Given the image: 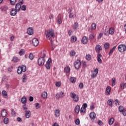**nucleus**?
Listing matches in <instances>:
<instances>
[{
    "instance_id": "61",
    "label": "nucleus",
    "mask_w": 126,
    "mask_h": 126,
    "mask_svg": "<svg viewBox=\"0 0 126 126\" xmlns=\"http://www.w3.org/2000/svg\"><path fill=\"white\" fill-rule=\"evenodd\" d=\"M56 99H60V98H61V94H56Z\"/></svg>"
},
{
    "instance_id": "50",
    "label": "nucleus",
    "mask_w": 126,
    "mask_h": 126,
    "mask_svg": "<svg viewBox=\"0 0 126 126\" xmlns=\"http://www.w3.org/2000/svg\"><path fill=\"white\" fill-rule=\"evenodd\" d=\"M2 94L4 97H6V96H7V93L5 91H3L2 92Z\"/></svg>"
},
{
    "instance_id": "34",
    "label": "nucleus",
    "mask_w": 126,
    "mask_h": 126,
    "mask_svg": "<svg viewBox=\"0 0 126 126\" xmlns=\"http://www.w3.org/2000/svg\"><path fill=\"white\" fill-rule=\"evenodd\" d=\"M41 96L43 98L45 99L48 96V93H47V92H44L43 93H42Z\"/></svg>"
},
{
    "instance_id": "6",
    "label": "nucleus",
    "mask_w": 126,
    "mask_h": 126,
    "mask_svg": "<svg viewBox=\"0 0 126 126\" xmlns=\"http://www.w3.org/2000/svg\"><path fill=\"white\" fill-rule=\"evenodd\" d=\"M74 66L76 69H79V68H80V67L81 66V62H80V60H77L75 62Z\"/></svg>"
},
{
    "instance_id": "23",
    "label": "nucleus",
    "mask_w": 126,
    "mask_h": 126,
    "mask_svg": "<svg viewBox=\"0 0 126 126\" xmlns=\"http://www.w3.org/2000/svg\"><path fill=\"white\" fill-rule=\"evenodd\" d=\"M8 9V7L6 5L2 6L0 7L1 11H6Z\"/></svg>"
},
{
    "instance_id": "25",
    "label": "nucleus",
    "mask_w": 126,
    "mask_h": 126,
    "mask_svg": "<svg viewBox=\"0 0 126 126\" xmlns=\"http://www.w3.org/2000/svg\"><path fill=\"white\" fill-rule=\"evenodd\" d=\"M60 115H61V111L60 109H56L55 110V117H60Z\"/></svg>"
},
{
    "instance_id": "52",
    "label": "nucleus",
    "mask_w": 126,
    "mask_h": 126,
    "mask_svg": "<svg viewBox=\"0 0 126 126\" xmlns=\"http://www.w3.org/2000/svg\"><path fill=\"white\" fill-rule=\"evenodd\" d=\"M70 55L72 56V57L75 56V51H74V50L71 51Z\"/></svg>"
},
{
    "instance_id": "4",
    "label": "nucleus",
    "mask_w": 126,
    "mask_h": 126,
    "mask_svg": "<svg viewBox=\"0 0 126 126\" xmlns=\"http://www.w3.org/2000/svg\"><path fill=\"white\" fill-rule=\"evenodd\" d=\"M118 51L120 52V53H124V52H126V46L125 44H120L118 46Z\"/></svg>"
},
{
    "instance_id": "53",
    "label": "nucleus",
    "mask_w": 126,
    "mask_h": 126,
    "mask_svg": "<svg viewBox=\"0 0 126 126\" xmlns=\"http://www.w3.org/2000/svg\"><path fill=\"white\" fill-rule=\"evenodd\" d=\"M112 80V86H115V84L116 83V79L115 78H113Z\"/></svg>"
},
{
    "instance_id": "57",
    "label": "nucleus",
    "mask_w": 126,
    "mask_h": 126,
    "mask_svg": "<svg viewBox=\"0 0 126 126\" xmlns=\"http://www.w3.org/2000/svg\"><path fill=\"white\" fill-rule=\"evenodd\" d=\"M11 115L13 117H15V115H16V112H15L14 110H12Z\"/></svg>"
},
{
    "instance_id": "27",
    "label": "nucleus",
    "mask_w": 126,
    "mask_h": 126,
    "mask_svg": "<svg viewBox=\"0 0 126 126\" xmlns=\"http://www.w3.org/2000/svg\"><path fill=\"white\" fill-rule=\"evenodd\" d=\"M52 64V59L49 58L48 60V69L51 68V65Z\"/></svg>"
},
{
    "instance_id": "42",
    "label": "nucleus",
    "mask_w": 126,
    "mask_h": 126,
    "mask_svg": "<svg viewBox=\"0 0 126 126\" xmlns=\"http://www.w3.org/2000/svg\"><path fill=\"white\" fill-rule=\"evenodd\" d=\"M96 29V24H92V30H95Z\"/></svg>"
},
{
    "instance_id": "32",
    "label": "nucleus",
    "mask_w": 126,
    "mask_h": 126,
    "mask_svg": "<svg viewBox=\"0 0 126 126\" xmlns=\"http://www.w3.org/2000/svg\"><path fill=\"white\" fill-rule=\"evenodd\" d=\"M120 88H121V89L124 90V89H125V88H126V83H122L120 84Z\"/></svg>"
},
{
    "instance_id": "9",
    "label": "nucleus",
    "mask_w": 126,
    "mask_h": 126,
    "mask_svg": "<svg viewBox=\"0 0 126 126\" xmlns=\"http://www.w3.org/2000/svg\"><path fill=\"white\" fill-rule=\"evenodd\" d=\"M102 51V46L100 45H97L95 46V52L97 53V54H100L101 51Z\"/></svg>"
},
{
    "instance_id": "40",
    "label": "nucleus",
    "mask_w": 126,
    "mask_h": 126,
    "mask_svg": "<svg viewBox=\"0 0 126 126\" xmlns=\"http://www.w3.org/2000/svg\"><path fill=\"white\" fill-rule=\"evenodd\" d=\"M124 109H125V107L123 106H120L119 107V112H120V113H122Z\"/></svg>"
},
{
    "instance_id": "7",
    "label": "nucleus",
    "mask_w": 126,
    "mask_h": 126,
    "mask_svg": "<svg viewBox=\"0 0 126 126\" xmlns=\"http://www.w3.org/2000/svg\"><path fill=\"white\" fill-rule=\"evenodd\" d=\"M17 12H18V11L15 8H12L10 9V15H11V16H15V15L17 14Z\"/></svg>"
},
{
    "instance_id": "31",
    "label": "nucleus",
    "mask_w": 126,
    "mask_h": 126,
    "mask_svg": "<svg viewBox=\"0 0 126 126\" xmlns=\"http://www.w3.org/2000/svg\"><path fill=\"white\" fill-rule=\"evenodd\" d=\"M116 48H117V46H115L114 47H113L112 48V49L111 50H110V51L109 53V56H111V55L113 54V53H114V52H115V50H116Z\"/></svg>"
},
{
    "instance_id": "62",
    "label": "nucleus",
    "mask_w": 126,
    "mask_h": 126,
    "mask_svg": "<svg viewBox=\"0 0 126 126\" xmlns=\"http://www.w3.org/2000/svg\"><path fill=\"white\" fill-rule=\"evenodd\" d=\"M123 116H125V117H126V109H124L122 112Z\"/></svg>"
},
{
    "instance_id": "1",
    "label": "nucleus",
    "mask_w": 126,
    "mask_h": 126,
    "mask_svg": "<svg viewBox=\"0 0 126 126\" xmlns=\"http://www.w3.org/2000/svg\"><path fill=\"white\" fill-rule=\"evenodd\" d=\"M55 37V31L53 29L50 30L48 32V38H49V40L51 41L52 50H54V49H55V44H54V40H52V39H54Z\"/></svg>"
},
{
    "instance_id": "44",
    "label": "nucleus",
    "mask_w": 126,
    "mask_h": 126,
    "mask_svg": "<svg viewBox=\"0 0 126 126\" xmlns=\"http://www.w3.org/2000/svg\"><path fill=\"white\" fill-rule=\"evenodd\" d=\"M21 9L23 11H25V10H26V5H23L21 7Z\"/></svg>"
},
{
    "instance_id": "56",
    "label": "nucleus",
    "mask_w": 126,
    "mask_h": 126,
    "mask_svg": "<svg viewBox=\"0 0 126 126\" xmlns=\"http://www.w3.org/2000/svg\"><path fill=\"white\" fill-rule=\"evenodd\" d=\"M97 123L98 124V125H99V126H103V122H102V121L101 120H98L97 122Z\"/></svg>"
},
{
    "instance_id": "51",
    "label": "nucleus",
    "mask_w": 126,
    "mask_h": 126,
    "mask_svg": "<svg viewBox=\"0 0 126 126\" xmlns=\"http://www.w3.org/2000/svg\"><path fill=\"white\" fill-rule=\"evenodd\" d=\"M69 18H74V14L73 13H70Z\"/></svg>"
},
{
    "instance_id": "64",
    "label": "nucleus",
    "mask_w": 126,
    "mask_h": 126,
    "mask_svg": "<svg viewBox=\"0 0 126 126\" xmlns=\"http://www.w3.org/2000/svg\"><path fill=\"white\" fill-rule=\"evenodd\" d=\"M115 104H116V105H120V102L119 101V100L118 99H116L115 100Z\"/></svg>"
},
{
    "instance_id": "30",
    "label": "nucleus",
    "mask_w": 126,
    "mask_h": 126,
    "mask_svg": "<svg viewBox=\"0 0 126 126\" xmlns=\"http://www.w3.org/2000/svg\"><path fill=\"white\" fill-rule=\"evenodd\" d=\"M70 81L71 83H75L76 82V78L74 77H72L70 78Z\"/></svg>"
},
{
    "instance_id": "35",
    "label": "nucleus",
    "mask_w": 126,
    "mask_h": 126,
    "mask_svg": "<svg viewBox=\"0 0 126 126\" xmlns=\"http://www.w3.org/2000/svg\"><path fill=\"white\" fill-rule=\"evenodd\" d=\"M9 1L11 5H15L17 2V0H10Z\"/></svg>"
},
{
    "instance_id": "47",
    "label": "nucleus",
    "mask_w": 126,
    "mask_h": 126,
    "mask_svg": "<svg viewBox=\"0 0 126 126\" xmlns=\"http://www.w3.org/2000/svg\"><path fill=\"white\" fill-rule=\"evenodd\" d=\"M86 111V108H84V107H81L80 109V113H85Z\"/></svg>"
},
{
    "instance_id": "10",
    "label": "nucleus",
    "mask_w": 126,
    "mask_h": 126,
    "mask_svg": "<svg viewBox=\"0 0 126 126\" xmlns=\"http://www.w3.org/2000/svg\"><path fill=\"white\" fill-rule=\"evenodd\" d=\"M64 71L65 73H66L67 76H69V72H70V67H69L68 66H67L64 68Z\"/></svg>"
},
{
    "instance_id": "41",
    "label": "nucleus",
    "mask_w": 126,
    "mask_h": 126,
    "mask_svg": "<svg viewBox=\"0 0 126 126\" xmlns=\"http://www.w3.org/2000/svg\"><path fill=\"white\" fill-rule=\"evenodd\" d=\"M61 86H62V82H61L60 81L56 82V87H61Z\"/></svg>"
},
{
    "instance_id": "29",
    "label": "nucleus",
    "mask_w": 126,
    "mask_h": 126,
    "mask_svg": "<svg viewBox=\"0 0 126 126\" xmlns=\"http://www.w3.org/2000/svg\"><path fill=\"white\" fill-rule=\"evenodd\" d=\"M21 102L23 104H26L27 102V98L25 96H23L21 98Z\"/></svg>"
},
{
    "instance_id": "36",
    "label": "nucleus",
    "mask_w": 126,
    "mask_h": 126,
    "mask_svg": "<svg viewBox=\"0 0 126 126\" xmlns=\"http://www.w3.org/2000/svg\"><path fill=\"white\" fill-rule=\"evenodd\" d=\"M71 42H76L77 41V38L75 36H72L71 37Z\"/></svg>"
},
{
    "instance_id": "17",
    "label": "nucleus",
    "mask_w": 126,
    "mask_h": 126,
    "mask_svg": "<svg viewBox=\"0 0 126 126\" xmlns=\"http://www.w3.org/2000/svg\"><path fill=\"white\" fill-rule=\"evenodd\" d=\"M15 9L18 12L20 11V9H21V5L20 3H18L15 5Z\"/></svg>"
},
{
    "instance_id": "33",
    "label": "nucleus",
    "mask_w": 126,
    "mask_h": 126,
    "mask_svg": "<svg viewBox=\"0 0 126 126\" xmlns=\"http://www.w3.org/2000/svg\"><path fill=\"white\" fill-rule=\"evenodd\" d=\"M104 48L105 50L109 49V48H110V43L108 42L105 43L104 44Z\"/></svg>"
},
{
    "instance_id": "38",
    "label": "nucleus",
    "mask_w": 126,
    "mask_h": 126,
    "mask_svg": "<svg viewBox=\"0 0 126 126\" xmlns=\"http://www.w3.org/2000/svg\"><path fill=\"white\" fill-rule=\"evenodd\" d=\"M11 62H14V63H17V62H18V58L16 57H13Z\"/></svg>"
},
{
    "instance_id": "12",
    "label": "nucleus",
    "mask_w": 126,
    "mask_h": 126,
    "mask_svg": "<svg viewBox=\"0 0 126 126\" xmlns=\"http://www.w3.org/2000/svg\"><path fill=\"white\" fill-rule=\"evenodd\" d=\"M32 44L34 47H37L39 45V40L37 38H33L32 40Z\"/></svg>"
},
{
    "instance_id": "54",
    "label": "nucleus",
    "mask_w": 126,
    "mask_h": 126,
    "mask_svg": "<svg viewBox=\"0 0 126 126\" xmlns=\"http://www.w3.org/2000/svg\"><path fill=\"white\" fill-rule=\"evenodd\" d=\"M89 38H90V40H93V39H94V38H95V36L93 34H91L90 35Z\"/></svg>"
},
{
    "instance_id": "46",
    "label": "nucleus",
    "mask_w": 126,
    "mask_h": 126,
    "mask_svg": "<svg viewBox=\"0 0 126 126\" xmlns=\"http://www.w3.org/2000/svg\"><path fill=\"white\" fill-rule=\"evenodd\" d=\"M29 58L30 59V60H33V59H34V55H33V54L31 53L29 56Z\"/></svg>"
},
{
    "instance_id": "28",
    "label": "nucleus",
    "mask_w": 126,
    "mask_h": 126,
    "mask_svg": "<svg viewBox=\"0 0 126 126\" xmlns=\"http://www.w3.org/2000/svg\"><path fill=\"white\" fill-rule=\"evenodd\" d=\"M114 33H115V29L113 28H110L109 30V34L110 35H113Z\"/></svg>"
},
{
    "instance_id": "20",
    "label": "nucleus",
    "mask_w": 126,
    "mask_h": 126,
    "mask_svg": "<svg viewBox=\"0 0 126 126\" xmlns=\"http://www.w3.org/2000/svg\"><path fill=\"white\" fill-rule=\"evenodd\" d=\"M114 123H115V118L112 117L109 119L108 124L109 126H113Z\"/></svg>"
},
{
    "instance_id": "15",
    "label": "nucleus",
    "mask_w": 126,
    "mask_h": 126,
    "mask_svg": "<svg viewBox=\"0 0 126 126\" xmlns=\"http://www.w3.org/2000/svg\"><path fill=\"white\" fill-rule=\"evenodd\" d=\"M7 115V112H6V110H5L4 109H3L1 111V117H2V118H4V117H6Z\"/></svg>"
},
{
    "instance_id": "14",
    "label": "nucleus",
    "mask_w": 126,
    "mask_h": 126,
    "mask_svg": "<svg viewBox=\"0 0 126 126\" xmlns=\"http://www.w3.org/2000/svg\"><path fill=\"white\" fill-rule=\"evenodd\" d=\"M27 32L29 35H33L34 33V30H33V28L30 27L28 29Z\"/></svg>"
},
{
    "instance_id": "18",
    "label": "nucleus",
    "mask_w": 126,
    "mask_h": 126,
    "mask_svg": "<svg viewBox=\"0 0 126 126\" xmlns=\"http://www.w3.org/2000/svg\"><path fill=\"white\" fill-rule=\"evenodd\" d=\"M107 104L110 107H113L114 106V100L112 99H110L107 101Z\"/></svg>"
},
{
    "instance_id": "16",
    "label": "nucleus",
    "mask_w": 126,
    "mask_h": 126,
    "mask_svg": "<svg viewBox=\"0 0 126 126\" xmlns=\"http://www.w3.org/2000/svg\"><path fill=\"white\" fill-rule=\"evenodd\" d=\"M97 60L98 63H102V59H101V58H103V57L102 56L101 54H98L97 55Z\"/></svg>"
},
{
    "instance_id": "19",
    "label": "nucleus",
    "mask_w": 126,
    "mask_h": 126,
    "mask_svg": "<svg viewBox=\"0 0 126 126\" xmlns=\"http://www.w3.org/2000/svg\"><path fill=\"white\" fill-rule=\"evenodd\" d=\"M74 111L76 114H79V112H80V106L77 105L74 109Z\"/></svg>"
},
{
    "instance_id": "13",
    "label": "nucleus",
    "mask_w": 126,
    "mask_h": 126,
    "mask_svg": "<svg viewBox=\"0 0 126 126\" xmlns=\"http://www.w3.org/2000/svg\"><path fill=\"white\" fill-rule=\"evenodd\" d=\"M88 37L87 36H84L82 38V44H87L88 43Z\"/></svg>"
},
{
    "instance_id": "48",
    "label": "nucleus",
    "mask_w": 126,
    "mask_h": 126,
    "mask_svg": "<svg viewBox=\"0 0 126 126\" xmlns=\"http://www.w3.org/2000/svg\"><path fill=\"white\" fill-rule=\"evenodd\" d=\"M103 33H104V35H106V36H109V34H110V33H109V31H108L107 30V29L104 30Z\"/></svg>"
},
{
    "instance_id": "59",
    "label": "nucleus",
    "mask_w": 126,
    "mask_h": 126,
    "mask_svg": "<svg viewBox=\"0 0 126 126\" xmlns=\"http://www.w3.org/2000/svg\"><path fill=\"white\" fill-rule=\"evenodd\" d=\"M60 96L63 98V97H64L65 95H64V93L63 92H61L60 93Z\"/></svg>"
},
{
    "instance_id": "45",
    "label": "nucleus",
    "mask_w": 126,
    "mask_h": 126,
    "mask_svg": "<svg viewBox=\"0 0 126 126\" xmlns=\"http://www.w3.org/2000/svg\"><path fill=\"white\" fill-rule=\"evenodd\" d=\"M86 60H87V61H90V60H91V55H90L89 54L86 55Z\"/></svg>"
},
{
    "instance_id": "24",
    "label": "nucleus",
    "mask_w": 126,
    "mask_h": 126,
    "mask_svg": "<svg viewBox=\"0 0 126 126\" xmlns=\"http://www.w3.org/2000/svg\"><path fill=\"white\" fill-rule=\"evenodd\" d=\"M90 117L91 120H94L96 118V114L94 112H91L90 114Z\"/></svg>"
},
{
    "instance_id": "22",
    "label": "nucleus",
    "mask_w": 126,
    "mask_h": 126,
    "mask_svg": "<svg viewBox=\"0 0 126 126\" xmlns=\"http://www.w3.org/2000/svg\"><path fill=\"white\" fill-rule=\"evenodd\" d=\"M25 117L27 119H29L31 116V112L30 111H25Z\"/></svg>"
},
{
    "instance_id": "43",
    "label": "nucleus",
    "mask_w": 126,
    "mask_h": 126,
    "mask_svg": "<svg viewBox=\"0 0 126 126\" xmlns=\"http://www.w3.org/2000/svg\"><path fill=\"white\" fill-rule=\"evenodd\" d=\"M75 124L77 125V126H79V125L80 124V120H79V119H77L75 121Z\"/></svg>"
},
{
    "instance_id": "58",
    "label": "nucleus",
    "mask_w": 126,
    "mask_h": 126,
    "mask_svg": "<svg viewBox=\"0 0 126 126\" xmlns=\"http://www.w3.org/2000/svg\"><path fill=\"white\" fill-rule=\"evenodd\" d=\"M114 126H121V125L119 122H116L114 124Z\"/></svg>"
},
{
    "instance_id": "39",
    "label": "nucleus",
    "mask_w": 126,
    "mask_h": 126,
    "mask_svg": "<svg viewBox=\"0 0 126 126\" xmlns=\"http://www.w3.org/2000/svg\"><path fill=\"white\" fill-rule=\"evenodd\" d=\"M3 122L5 125H7V124H8V122H9L8 120V118H4Z\"/></svg>"
},
{
    "instance_id": "3",
    "label": "nucleus",
    "mask_w": 126,
    "mask_h": 126,
    "mask_svg": "<svg viewBox=\"0 0 126 126\" xmlns=\"http://www.w3.org/2000/svg\"><path fill=\"white\" fill-rule=\"evenodd\" d=\"M71 98H72L74 102H78L79 101V96L74 93H71L70 94Z\"/></svg>"
},
{
    "instance_id": "26",
    "label": "nucleus",
    "mask_w": 126,
    "mask_h": 126,
    "mask_svg": "<svg viewBox=\"0 0 126 126\" xmlns=\"http://www.w3.org/2000/svg\"><path fill=\"white\" fill-rule=\"evenodd\" d=\"M27 82V75L24 74L22 77V82L23 83H25V82Z\"/></svg>"
},
{
    "instance_id": "5",
    "label": "nucleus",
    "mask_w": 126,
    "mask_h": 126,
    "mask_svg": "<svg viewBox=\"0 0 126 126\" xmlns=\"http://www.w3.org/2000/svg\"><path fill=\"white\" fill-rule=\"evenodd\" d=\"M99 69L98 68L95 69L94 71H92V74L91 75L92 78H95L97 76Z\"/></svg>"
},
{
    "instance_id": "11",
    "label": "nucleus",
    "mask_w": 126,
    "mask_h": 126,
    "mask_svg": "<svg viewBox=\"0 0 126 126\" xmlns=\"http://www.w3.org/2000/svg\"><path fill=\"white\" fill-rule=\"evenodd\" d=\"M105 94L109 96L111 94V87L108 86L106 87L105 90Z\"/></svg>"
},
{
    "instance_id": "60",
    "label": "nucleus",
    "mask_w": 126,
    "mask_h": 126,
    "mask_svg": "<svg viewBox=\"0 0 126 126\" xmlns=\"http://www.w3.org/2000/svg\"><path fill=\"white\" fill-rule=\"evenodd\" d=\"M36 109H39L40 108V105L38 103H36L35 104Z\"/></svg>"
},
{
    "instance_id": "49",
    "label": "nucleus",
    "mask_w": 126,
    "mask_h": 126,
    "mask_svg": "<svg viewBox=\"0 0 126 126\" xmlns=\"http://www.w3.org/2000/svg\"><path fill=\"white\" fill-rule=\"evenodd\" d=\"M78 28V23L75 22L74 24V29H77Z\"/></svg>"
},
{
    "instance_id": "63",
    "label": "nucleus",
    "mask_w": 126,
    "mask_h": 126,
    "mask_svg": "<svg viewBox=\"0 0 126 126\" xmlns=\"http://www.w3.org/2000/svg\"><path fill=\"white\" fill-rule=\"evenodd\" d=\"M79 88L81 89H82V88H83V87H84V85H83V83H80L79 84Z\"/></svg>"
},
{
    "instance_id": "8",
    "label": "nucleus",
    "mask_w": 126,
    "mask_h": 126,
    "mask_svg": "<svg viewBox=\"0 0 126 126\" xmlns=\"http://www.w3.org/2000/svg\"><path fill=\"white\" fill-rule=\"evenodd\" d=\"M38 64L39 65H44L45 63V58L43 57H40L37 61Z\"/></svg>"
},
{
    "instance_id": "21",
    "label": "nucleus",
    "mask_w": 126,
    "mask_h": 126,
    "mask_svg": "<svg viewBox=\"0 0 126 126\" xmlns=\"http://www.w3.org/2000/svg\"><path fill=\"white\" fill-rule=\"evenodd\" d=\"M62 15L59 14L58 16L57 23L58 24H62Z\"/></svg>"
},
{
    "instance_id": "37",
    "label": "nucleus",
    "mask_w": 126,
    "mask_h": 126,
    "mask_svg": "<svg viewBox=\"0 0 126 126\" xmlns=\"http://www.w3.org/2000/svg\"><path fill=\"white\" fill-rule=\"evenodd\" d=\"M19 54L20 56H23V55L25 54V51L24 50V49H21L19 51Z\"/></svg>"
},
{
    "instance_id": "2",
    "label": "nucleus",
    "mask_w": 126,
    "mask_h": 126,
    "mask_svg": "<svg viewBox=\"0 0 126 126\" xmlns=\"http://www.w3.org/2000/svg\"><path fill=\"white\" fill-rule=\"evenodd\" d=\"M26 71V65H22L21 66L18 67L17 69L18 74H21L23 72H25Z\"/></svg>"
},
{
    "instance_id": "55",
    "label": "nucleus",
    "mask_w": 126,
    "mask_h": 126,
    "mask_svg": "<svg viewBox=\"0 0 126 126\" xmlns=\"http://www.w3.org/2000/svg\"><path fill=\"white\" fill-rule=\"evenodd\" d=\"M23 110H24L25 112H27L28 110L27 107H26V104H24L23 106Z\"/></svg>"
}]
</instances>
